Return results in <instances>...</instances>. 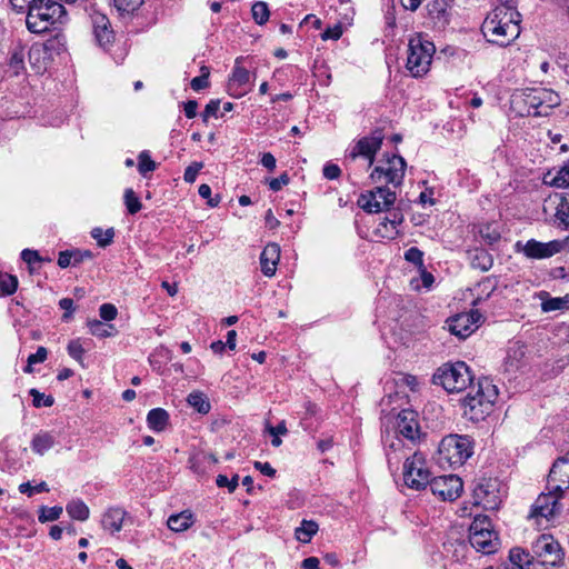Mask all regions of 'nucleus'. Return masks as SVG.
<instances>
[{
    "label": "nucleus",
    "instance_id": "4",
    "mask_svg": "<svg viewBox=\"0 0 569 569\" xmlns=\"http://www.w3.org/2000/svg\"><path fill=\"white\" fill-rule=\"evenodd\" d=\"M435 52V44L421 34L410 38L406 67L412 77H422L429 71Z\"/></svg>",
    "mask_w": 569,
    "mask_h": 569
},
{
    "label": "nucleus",
    "instance_id": "23",
    "mask_svg": "<svg viewBox=\"0 0 569 569\" xmlns=\"http://www.w3.org/2000/svg\"><path fill=\"white\" fill-rule=\"evenodd\" d=\"M428 14L438 28L449 23L451 0H432L427 6Z\"/></svg>",
    "mask_w": 569,
    "mask_h": 569
},
{
    "label": "nucleus",
    "instance_id": "54",
    "mask_svg": "<svg viewBox=\"0 0 569 569\" xmlns=\"http://www.w3.org/2000/svg\"><path fill=\"white\" fill-rule=\"evenodd\" d=\"M203 168L202 162H192L184 170L183 179L188 183H193L197 179L199 171Z\"/></svg>",
    "mask_w": 569,
    "mask_h": 569
},
{
    "label": "nucleus",
    "instance_id": "27",
    "mask_svg": "<svg viewBox=\"0 0 569 569\" xmlns=\"http://www.w3.org/2000/svg\"><path fill=\"white\" fill-rule=\"evenodd\" d=\"M541 299V310L543 312L561 311L569 309V295L563 297H550L548 292L539 293Z\"/></svg>",
    "mask_w": 569,
    "mask_h": 569
},
{
    "label": "nucleus",
    "instance_id": "6",
    "mask_svg": "<svg viewBox=\"0 0 569 569\" xmlns=\"http://www.w3.org/2000/svg\"><path fill=\"white\" fill-rule=\"evenodd\" d=\"M472 455V442L468 436L449 435L439 443V463L451 468L460 467Z\"/></svg>",
    "mask_w": 569,
    "mask_h": 569
},
{
    "label": "nucleus",
    "instance_id": "50",
    "mask_svg": "<svg viewBox=\"0 0 569 569\" xmlns=\"http://www.w3.org/2000/svg\"><path fill=\"white\" fill-rule=\"evenodd\" d=\"M201 72H202L201 76L194 77L190 82V86L194 91H200V90L209 87V74H210L209 68L202 67Z\"/></svg>",
    "mask_w": 569,
    "mask_h": 569
},
{
    "label": "nucleus",
    "instance_id": "41",
    "mask_svg": "<svg viewBox=\"0 0 569 569\" xmlns=\"http://www.w3.org/2000/svg\"><path fill=\"white\" fill-rule=\"evenodd\" d=\"M492 264V257L486 250H477L471 258V266L481 271H488Z\"/></svg>",
    "mask_w": 569,
    "mask_h": 569
},
{
    "label": "nucleus",
    "instance_id": "28",
    "mask_svg": "<svg viewBox=\"0 0 569 569\" xmlns=\"http://www.w3.org/2000/svg\"><path fill=\"white\" fill-rule=\"evenodd\" d=\"M509 560L517 569H536L532 551L527 552L522 548L515 547L509 551Z\"/></svg>",
    "mask_w": 569,
    "mask_h": 569
},
{
    "label": "nucleus",
    "instance_id": "34",
    "mask_svg": "<svg viewBox=\"0 0 569 569\" xmlns=\"http://www.w3.org/2000/svg\"><path fill=\"white\" fill-rule=\"evenodd\" d=\"M549 177L550 172L545 177V183L556 188H569V161L562 166L550 180H547Z\"/></svg>",
    "mask_w": 569,
    "mask_h": 569
},
{
    "label": "nucleus",
    "instance_id": "63",
    "mask_svg": "<svg viewBox=\"0 0 569 569\" xmlns=\"http://www.w3.org/2000/svg\"><path fill=\"white\" fill-rule=\"evenodd\" d=\"M342 36V28L340 24H337L335 27L327 28L322 33L323 40H338Z\"/></svg>",
    "mask_w": 569,
    "mask_h": 569
},
{
    "label": "nucleus",
    "instance_id": "38",
    "mask_svg": "<svg viewBox=\"0 0 569 569\" xmlns=\"http://www.w3.org/2000/svg\"><path fill=\"white\" fill-rule=\"evenodd\" d=\"M24 70V53L20 50H14L8 62V69L6 72L9 76H19Z\"/></svg>",
    "mask_w": 569,
    "mask_h": 569
},
{
    "label": "nucleus",
    "instance_id": "56",
    "mask_svg": "<svg viewBox=\"0 0 569 569\" xmlns=\"http://www.w3.org/2000/svg\"><path fill=\"white\" fill-rule=\"evenodd\" d=\"M219 109H220V100H210L207 103V106H206V108H204V110H203V112L201 114L202 116V120L204 122H207L210 117L218 118Z\"/></svg>",
    "mask_w": 569,
    "mask_h": 569
},
{
    "label": "nucleus",
    "instance_id": "49",
    "mask_svg": "<svg viewBox=\"0 0 569 569\" xmlns=\"http://www.w3.org/2000/svg\"><path fill=\"white\" fill-rule=\"evenodd\" d=\"M62 513V507H42L39 515L40 522H48L57 520Z\"/></svg>",
    "mask_w": 569,
    "mask_h": 569
},
{
    "label": "nucleus",
    "instance_id": "5",
    "mask_svg": "<svg viewBox=\"0 0 569 569\" xmlns=\"http://www.w3.org/2000/svg\"><path fill=\"white\" fill-rule=\"evenodd\" d=\"M469 542L476 551L490 555L498 550L500 540L488 516L478 515L469 527Z\"/></svg>",
    "mask_w": 569,
    "mask_h": 569
},
{
    "label": "nucleus",
    "instance_id": "55",
    "mask_svg": "<svg viewBox=\"0 0 569 569\" xmlns=\"http://www.w3.org/2000/svg\"><path fill=\"white\" fill-rule=\"evenodd\" d=\"M198 192H199L200 197L208 200L207 201L208 206L213 208L219 204L220 196L217 194L216 198H211V188L209 184H206V183L200 184Z\"/></svg>",
    "mask_w": 569,
    "mask_h": 569
},
{
    "label": "nucleus",
    "instance_id": "39",
    "mask_svg": "<svg viewBox=\"0 0 569 569\" xmlns=\"http://www.w3.org/2000/svg\"><path fill=\"white\" fill-rule=\"evenodd\" d=\"M90 333L98 338H107L113 336L116 329L113 325H104L100 320L88 321Z\"/></svg>",
    "mask_w": 569,
    "mask_h": 569
},
{
    "label": "nucleus",
    "instance_id": "37",
    "mask_svg": "<svg viewBox=\"0 0 569 569\" xmlns=\"http://www.w3.org/2000/svg\"><path fill=\"white\" fill-rule=\"evenodd\" d=\"M54 445V438L49 433H41L33 437L31 448L39 455L46 453Z\"/></svg>",
    "mask_w": 569,
    "mask_h": 569
},
{
    "label": "nucleus",
    "instance_id": "12",
    "mask_svg": "<svg viewBox=\"0 0 569 569\" xmlns=\"http://www.w3.org/2000/svg\"><path fill=\"white\" fill-rule=\"evenodd\" d=\"M396 199V192L391 191L387 186H377L359 197L358 206L369 213H378L389 210Z\"/></svg>",
    "mask_w": 569,
    "mask_h": 569
},
{
    "label": "nucleus",
    "instance_id": "25",
    "mask_svg": "<svg viewBox=\"0 0 569 569\" xmlns=\"http://www.w3.org/2000/svg\"><path fill=\"white\" fill-rule=\"evenodd\" d=\"M124 517L126 511L123 509L110 508L103 513L101 525L104 530L114 533L121 530Z\"/></svg>",
    "mask_w": 569,
    "mask_h": 569
},
{
    "label": "nucleus",
    "instance_id": "19",
    "mask_svg": "<svg viewBox=\"0 0 569 569\" xmlns=\"http://www.w3.org/2000/svg\"><path fill=\"white\" fill-rule=\"evenodd\" d=\"M397 431L410 441H416L420 437V427L418 413L411 409L401 410L396 418Z\"/></svg>",
    "mask_w": 569,
    "mask_h": 569
},
{
    "label": "nucleus",
    "instance_id": "30",
    "mask_svg": "<svg viewBox=\"0 0 569 569\" xmlns=\"http://www.w3.org/2000/svg\"><path fill=\"white\" fill-rule=\"evenodd\" d=\"M403 443L401 439L395 438L386 449V457L389 465V468L398 469V465L402 458H408L407 453L403 451Z\"/></svg>",
    "mask_w": 569,
    "mask_h": 569
},
{
    "label": "nucleus",
    "instance_id": "58",
    "mask_svg": "<svg viewBox=\"0 0 569 569\" xmlns=\"http://www.w3.org/2000/svg\"><path fill=\"white\" fill-rule=\"evenodd\" d=\"M290 182L289 174L283 172L278 178L270 179L268 184L270 190L277 192L282 189L283 186H287Z\"/></svg>",
    "mask_w": 569,
    "mask_h": 569
},
{
    "label": "nucleus",
    "instance_id": "31",
    "mask_svg": "<svg viewBox=\"0 0 569 569\" xmlns=\"http://www.w3.org/2000/svg\"><path fill=\"white\" fill-rule=\"evenodd\" d=\"M148 427L156 431H163L169 423V413L162 408L151 409L147 415Z\"/></svg>",
    "mask_w": 569,
    "mask_h": 569
},
{
    "label": "nucleus",
    "instance_id": "35",
    "mask_svg": "<svg viewBox=\"0 0 569 569\" xmlns=\"http://www.w3.org/2000/svg\"><path fill=\"white\" fill-rule=\"evenodd\" d=\"M66 509H67L68 515L74 520L84 521L89 518V513H90L89 508L81 500L70 501L67 505Z\"/></svg>",
    "mask_w": 569,
    "mask_h": 569
},
{
    "label": "nucleus",
    "instance_id": "8",
    "mask_svg": "<svg viewBox=\"0 0 569 569\" xmlns=\"http://www.w3.org/2000/svg\"><path fill=\"white\" fill-rule=\"evenodd\" d=\"M536 567L556 568L563 563L565 552L560 543L551 535H540L531 546Z\"/></svg>",
    "mask_w": 569,
    "mask_h": 569
},
{
    "label": "nucleus",
    "instance_id": "7",
    "mask_svg": "<svg viewBox=\"0 0 569 569\" xmlns=\"http://www.w3.org/2000/svg\"><path fill=\"white\" fill-rule=\"evenodd\" d=\"M433 382L442 386L448 392H460L472 382L469 367L463 361L443 363L433 375Z\"/></svg>",
    "mask_w": 569,
    "mask_h": 569
},
{
    "label": "nucleus",
    "instance_id": "22",
    "mask_svg": "<svg viewBox=\"0 0 569 569\" xmlns=\"http://www.w3.org/2000/svg\"><path fill=\"white\" fill-rule=\"evenodd\" d=\"M91 19L96 40L100 47L106 48L114 39L113 31L110 29L109 19L99 12L93 13Z\"/></svg>",
    "mask_w": 569,
    "mask_h": 569
},
{
    "label": "nucleus",
    "instance_id": "43",
    "mask_svg": "<svg viewBox=\"0 0 569 569\" xmlns=\"http://www.w3.org/2000/svg\"><path fill=\"white\" fill-rule=\"evenodd\" d=\"M252 18L256 21V23L262 26L264 24L270 16V11L268 8V4L263 1H257L252 4L251 8Z\"/></svg>",
    "mask_w": 569,
    "mask_h": 569
},
{
    "label": "nucleus",
    "instance_id": "18",
    "mask_svg": "<svg viewBox=\"0 0 569 569\" xmlns=\"http://www.w3.org/2000/svg\"><path fill=\"white\" fill-rule=\"evenodd\" d=\"M548 489L561 493L569 489V452L559 458L550 469Z\"/></svg>",
    "mask_w": 569,
    "mask_h": 569
},
{
    "label": "nucleus",
    "instance_id": "53",
    "mask_svg": "<svg viewBox=\"0 0 569 569\" xmlns=\"http://www.w3.org/2000/svg\"><path fill=\"white\" fill-rule=\"evenodd\" d=\"M479 232L481 238L490 246L500 240V232L496 229H491L490 226L482 227Z\"/></svg>",
    "mask_w": 569,
    "mask_h": 569
},
{
    "label": "nucleus",
    "instance_id": "61",
    "mask_svg": "<svg viewBox=\"0 0 569 569\" xmlns=\"http://www.w3.org/2000/svg\"><path fill=\"white\" fill-rule=\"evenodd\" d=\"M340 174H341V169L339 168V166H337L335 163H327L323 167V176H325V178H327L329 180L337 179L340 177Z\"/></svg>",
    "mask_w": 569,
    "mask_h": 569
},
{
    "label": "nucleus",
    "instance_id": "42",
    "mask_svg": "<svg viewBox=\"0 0 569 569\" xmlns=\"http://www.w3.org/2000/svg\"><path fill=\"white\" fill-rule=\"evenodd\" d=\"M18 288V279L14 276L0 271V297L10 296Z\"/></svg>",
    "mask_w": 569,
    "mask_h": 569
},
{
    "label": "nucleus",
    "instance_id": "48",
    "mask_svg": "<svg viewBox=\"0 0 569 569\" xmlns=\"http://www.w3.org/2000/svg\"><path fill=\"white\" fill-rule=\"evenodd\" d=\"M124 203L129 213L134 214L141 210V202L132 189L124 191Z\"/></svg>",
    "mask_w": 569,
    "mask_h": 569
},
{
    "label": "nucleus",
    "instance_id": "11",
    "mask_svg": "<svg viewBox=\"0 0 569 569\" xmlns=\"http://www.w3.org/2000/svg\"><path fill=\"white\" fill-rule=\"evenodd\" d=\"M382 141L383 133L380 129L375 130L370 136L359 139L346 156V167L350 168L351 163L355 162L358 157H363L368 160L366 170L371 168L376 153L381 148Z\"/></svg>",
    "mask_w": 569,
    "mask_h": 569
},
{
    "label": "nucleus",
    "instance_id": "32",
    "mask_svg": "<svg viewBox=\"0 0 569 569\" xmlns=\"http://www.w3.org/2000/svg\"><path fill=\"white\" fill-rule=\"evenodd\" d=\"M193 525V516L190 511L171 515L167 520V526L174 532H183Z\"/></svg>",
    "mask_w": 569,
    "mask_h": 569
},
{
    "label": "nucleus",
    "instance_id": "47",
    "mask_svg": "<svg viewBox=\"0 0 569 569\" xmlns=\"http://www.w3.org/2000/svg\"><path fill=\"white\" fill-rule=\"evenodd\" d=\"M138 160V170L142 176H146L148 172H152L157 169V164L150 158L148 151L140 152Z\"/></svg>",
    "mask_w": 569,
    "mask_h": 569
},
{
    "label": "nucleus",
    "instance_id": "9",
    "mask_svg": "<svg viewBox=\"0 0 569 569\" xmlns=\"http://www.w3.org/2000/svg\"><path fill=\"white\" fill-rule=\"evenodd\" d=\"M406 168L407 162L401 156H388L373 168L370 179L377 184L383 183L387 186L390 183L393 187H399L403 182Z\"/></svg>",
    "mask_w": 569,
    "mask_h": 569
},
{
    "label": "nucleus",
    "instance_id": "60",
    "mask_svg": "<svg viewBox=\"0 0 569 569\" xmlns=\"http://www.w3.org/2000/svg\"><path fill=\"white\" fill-rule=\"evenodd\" d=\"M73 264V253L72 250H64L59 252L58 257V266L62 269Z\"/></svg>",
    "mask_w": 569,
    "mask_h": 569
},
{
    "label": "nucleus",
    "instance_id": "24",
    "mask_svg": "<svg viewBox=\"0 0 569 569\" xmlns=\"http://www.w3.org/2000/svg\"><path fill=\"white\" fill-rule=\"evenodd\" d=\"M279 259V244L274 242L268 243L260 254L261 271L266 277H272L276 273Z\"/></svg>",
    "mask_w": 569,
    "mask_h": 569
},
{
    "label": "nucleus",
    "instance_id": "57",
    "mask_svg": "<svg viewBox=\"0 0 569 569\" xmlns=\"http://www.w3.org/2000/svg\"><path fill=\"white\" fill-rule=\"evenodd\" d=\"M99 315H100L101 319H103L106 321H111V320L116 319V317L118 315V310L111 303H103L99 308Z\"/></svg>",
    "mask_w": 569,
    "mask_h": 569
},
{
    "label": "nucleus",
    "instance_id": "17",
    "mask_svg": "<svg viewBox=\"0 0 569 569\" xmlns=\"http://www.w3.org/2000/svg\"><path fill=\"white\" fill-rule=\"evenodd\" d=\"M527 103L535 109L536 116H547L551 109L561 103L560 96L550 89H537L527 96Z\"/></svg>",
    "mask_w": 569,
    "mask_h": 569
},
{
    "label": "nucleus",
    "instance_id": "36",
    "mask_svg": "<svg viewBox=\"0 0 569 569\" xmlns=\"http://www.w3.org/2000/svg\"><path fill=\"white\" fill-rule=\"evenodd\" d=\"M318 531V525L311 520H302L300 527L295 531L297 540L307 543L311 540L312 536Z\"/></svg>",
    "mask_w": 569,
    "mask_h": 569
},
{
    "label": "nucleus",
    "instance_id": "62",
    "mask_svg": "<svg viewBox=\"0 0 569 569\" xmlns=\"http://www.w3.org/2000/svg\"><path fill=\"white\" fill-rule=\"evenodd\" d=\"M48 351L44 347H39L36 353L28 357L29 365L41 363L47 359Z\"/></svg>",
    "mask_w": 569,
    "mask_h": 569
},
{
    "label": "nucleus",
    "instance_id": "20",
    "mask_svg": "<svg viewBox=\"0 0 569 569\" xmlns=\"http://www.w3.org/2000/svg\"><path fill=\"white\" fill-rule=\"evenodd\" d=\"M525 256L530 259H547L561 251L559 240H552L549 242H540L535 239H530L526 242L522 249Z\"/></svg>",
    "mask_w": 569,
    "mask_h": 569
},
{
    "label": "nucleus",
    "instance_id": "44",
    "mask_svg": "<svg viewBox=\"0 0 569 569\" xmlns=\"http://www.w3.org/2000/svg\"><path fill=\"white\" fill-rule=\"evenodd\" d=\"M29 395L32 397V405L36 408L51 407L54 403L52 396L42 393L36 388L30 389Z\"/></svg>",
    "mask_w": 569,
    "mask_h": 569
},
{
    "label": "nucleus",
    "instance_id": "2",
    "mask_svg": "<svg viewBox=\"0 0 569 569\" xmlns=\"http://www.w3.org/2000/svg\"><path fill=\"white\" fill-rule=\"evenodd\" d=\"M498 399V388L492 380L480 378L462 399L463 416L472 422L483 421Z\"/></svg>",
    "mask_w": 569,
    "mask_h": 569
},
{
    "label": "nucleus",
    "instance_id": "13",
    "mask_svg": "<svg viewBox=\"0 0 569 569\" xmlns=\"http://www.w3.org/2000/svg\"><path fill=\"white\" fill-rule=\"evenodd\" d=\"M503 495L498 479H481L473 489L475 505L482 506L486 510H497Z\"/></svg>",
    "mask_w": 569,
    "mask_h": 569
},
{
    "label": "nucleus",
    "instance_id": "1",
    "mask_svg": "<svg viewBox=\"0 0 569 569\" xmlns=\"http://www.w3.org/2000/svg\"><path fill=\"white\" fill-rule=\"evenodd\" d=\"M519 12L511 7H497L485 19L481 30L487 40L501 47L509 46L520 34Z\"/></svg>",
    "mask_w": 569,
    "mask_h": 569
},
{
    "label": "nucleus",
    "instance_id": "14",
    "mask_svg": "<svg viewBox=\"0 0 569 569\" xmlns=\"http://www.w3.org/2000/svg\"><path fill=\"white\" fill-rule=\"evenodd\" d=\"M561 496V492L551 489L549 493H541L531 507L529 519L535 520L538 527H541L543 521L549 522L559 510L558 500Z\"/></svg>",
    "mask_w": 569,
    "mask_h": 569
},
{
    "label": "nucleus",
    "instance_id": "15",
    "mask_svg": "<svg viewBox=\"0 0 569 569\" xmlns=\"http://www.w3.org/2000/svg\"><path fill=\"white\" fill-rule=\"evenodd\" d=\"M431 492L443 501H453L462 492V480L456 475L433 478L429 483Z\"/></svg>",
    "mask_w": 569,
    "mask_h": 569
},
{
    "label": "nucleus",
    "instance_id": "26",
    "mask_svg": "<svg viewBox=\"0 0 569 569\" xmlns=\"http://www.w3.org/2000/svg\"><path fill=\"white\" fill-rule=\"evenodd\" d=\"M218 459L214 455L208 452H197L189 458L190 468L198 475H204L211 469Z\"/></svg>",
    "mask_w": 569,
    "mask_h": 569
},
{
    "label": "nucleus",
    "instance_id": "29",
    "mask_svg": "<svg viewBox=\"0 0 569 569\" xmlns=\"http://www.w3.org/2000/svg\"><path fill=\"white\" fill-rule=\"evenodd\" d=\"M402 221L403 214L400 211H392L389 217L383 218L380 222L378 231L381 232L383 237L393 238V236L398 234L397 228Z\"/></svg>",
    "mask_w": 569,
    "mask_h": 569
},
{
    "label": "nucleus",
    "instance_id": "21",
    "mask_svg": "<svg viewBox=\"0 0 569 569\" xmlns=\"http://www.w3.org/2000/svg\"><path fill=\"white\" fill-rule=\"evenodd\" d=\"M242 58H237L232 70V74L228 81V90L231 96L240 98L244 96L249 89L247 86L250 82V72L240 66Z\"/></svg>",
    "mask_w": 569,
    "mask_h": 569
},
{
    "label": "nucleus",
    "instance_id": "64",
    "mask_svg": "<svg viewBox=\"0 0 569 569\" xmlns=\"http://www.w3.org/2000/svg\"><path fill=\"white\" fill-rule=\"evenodd\" d=\"M260 163L261 166H263L267 170L269 171H273L276 169V166H277V160L274 158V156L270 152H264L262 153L261 156V159H260Z\"/></svg>",
    "mask_w": 569,
    "mask_h": 569
},
{
    "label": "nucleus",
    "instance_id": "46",
    "mask_svg": "<svg viewBox=\"0 0 569 569\" xmlns=\"http://www.w3.org/2000/svg\"><path fill=\"white\" fill-rule=\"evenodd\" d=\"M68 355L74 359L77 362H79L81 366H83V355L86 353V350L80 341V339H73L68 343L67 347Z\"/></svg>",
    "mask_w": 569,
    "mask_h": 569
},
{
    "label": "nucleus",
    "instance_id": "51",
    "mask_svg": "<svg viewBox=\"0 0 569 569\" xmlns=\"http://www.w3.org/2000/svg\"><path fill=\"white\" fill-rule=\"evenodd\" d=\"M405 259L408 262L423 269V252L417 247H411L405 252Z\"/></svg>",
    "mask_w": 569,
    "mask_h": 569
},
{
    "label": "nucleus",
    "instance_id": "33",
    "mask_svg": "<svg viewBox=\"0 0 569 569\" xmlns=\"http://www.w3.org/2000/svg\"><path fill=\"white\" fill-rule=\"evenodd\" d=\"M556 197L559 199L556 219L559 221L560 226L565 229H569V191L557 193Z\"/></svg>",
    "mask_w": 569,
    "mask_h": 569
},
{
    "label": "nucleus",
    "instance_id": "16",
    "mask_svg": "<svg viewBox=\"0 0 569 569\" xmlns=\"http://www.w3.org/2000/svg\"><path fill=\"white\" fill-rule=\"evenodd\" d=\"M480 319L478 310L456 315L447 320L448 330L459 339H466L478 328Z\"/></svg>",
    "mask_w": 569,
    "mask_h": 569
},
{
    "label": "nucleus",
    "instance_id": "3",
    "mask_svg": "<svg viewBox=\"0 0 569 569\" xmlns=\"http://www.w3.org/2000/svg\"><path fill=\"white\" fill-rule=\"evenodd\" d=\"M66 18L64 7L53 0H38L28 10L26 23L29 31L40 33L48 30L50 24L62 23Z\"/></svg>",
    "mask_w": 569,
    "mask_h": 569
},
{
    "label": "nucleus",
    "instance_id": "40",
    "mask_svg": "<svg viewBox=\"0 0 569 569\" xmlns=\"http://www.w3.org/2000/svg\"><path fill=\"white\" fill-rule=\"evenodd\" d=\"M187 401L199 413H208L210 411V402L202 392H191Z\"/></svg>",
    "mask_w": 569,
    "mask_h": 569
},
{
    "label": "nucleus",
    "instance_id": "45",
    "mask_svg": "<svg viewBox=\"0 0 569 569\" xmlns=\"http://www.w3.org/2000/svg\"><path fill=\"white\" fill-rule=\"evenodd\" d=\"M91 236L94 240H97V243L100 247H107L112 242L114 231L112 228H109L106 231H103L101 228H94L91 231Z\"/></svg>",
    "mask_w": 569,
    "mask_h": 569
},
{
    "label": "nucleus",
    "instance_id": "59",
    "mask_svg": "<svg viewBox=\"0 0 569 569\" xmlns=\"http://www.w3.org/2000/svg\"><path fill=\"white\" fill-rule=\"evenodd\" d=\"M114 6L120 11L130 12L136 10L141 3L142 0H113Z\"/></svg>",
    "mask_w": 569,
    "mask_h": 569
},
{
    "label": "nucleus",
    "instance_id": "10",
    "mask_svg": "<svg viewBox=\"0 0 569 569\" xmlns=\"http://www.w3.org/2000/svg\"><path fill=\"white\" fill-rule=\"evenodd\" d=\"M430 476L422 453L415 452L411 457L406 458L403 463V481L407 487L415 490L426 489L432 480Z\"/></svg>",
    "mask_w": 569,
    "mask_h": 569
},
{
    "label": "nucleus",
    "instance_id": "52",
    "mask_svg": "<svg viewBox=\"0 0 569 569\" xmlns=\"http://www.w3.org/2000/svg\"><path fill=\"white\" fill-rule=\"evenodd\" d=\"M239 476L234 475L231 479H229L224 475H219L216 479V483L219 488L227 487L229 492H233L238 487Z\"/></svg>",
    "mask_w": 569,
    "mask_h": 569
}]
</instances>
